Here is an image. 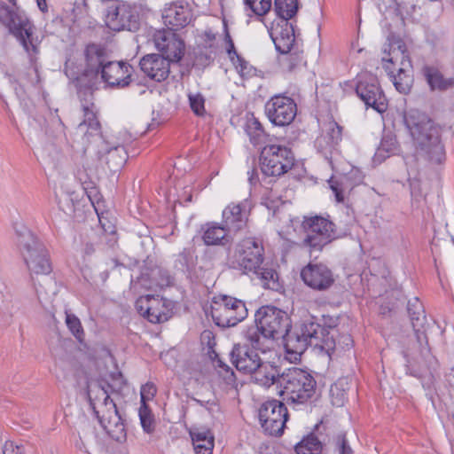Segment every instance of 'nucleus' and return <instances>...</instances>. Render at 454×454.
<instances>
[{
	"label": "nucleus",
	"mask_w": 454,
	"mask_h": 454,
	"mask_svg": "<svg viewBox=\"0 0 454 454\" xmlns=\"http://www.w3.org/2000/svg\"><path fill=\"white\" fill-rule=\"evenodd\" d=\"M416 156L431 165H441L446 160L441 129L426 114L410 110L403 114Z\"/></svg>",
	"instance_id": "1"
},
{
	"label": "nucleus",
	"mask_w": 454,
	"mask_h": 454,
	"mask_svg": "<svg viewBox=\"0 0 454 454\" xmlns=\"http://www.w3.org/2000/svg\"><path fill=\"white\" fill-rule=\"evenodd\" d=\"M290 327V318L285 311L273 306H264L255 314V325L249 326L243 334L253 348L266 353L272 340L284 336Z\"/></svg>",
	"instance_id": "2"
},
{
	"label": "nucleus",
	"mask_w": 454,
	"mask_h": 454,
	"mask_svg": "<svg viewBox=\"0 0 454 454\" xmlns=\"http://www.w3.org/2000/svg\"><path fill=\"white\" fill-rule=\"evenodd\" d=\"M109 388L111 386L106 382H90L87 395L101 427L113 440L122 442L127 437L125 426L115 403L110 398Z\"/></svg>",
	"instance_id": "3"
},
{
	"label": "nucleus",
	"mask_w": 454,
	"mask_h": 454,
	"mask_svg": "<svg viewBox=\"0 0 454 454\" xmlns=\"http://www.w3.org/2000/svg\"><path fill=\"white\" fill-rule=\"evenodd\" d=\"M83 121L77 126L76 134L82 137L84 143L97 142L100 144L98 151L99 160L105 163L111 172L121 169L127 161L128 154L121 145L109 147L101 136V126L98 120L93 103L83 106Z\"/></svg>",
	"instance_id": "4"
},
{
	"label": "nucleus",
	"mask_w": 454,
	"mask_h": 454,
	"mask_svg": "<svg viewBox=\"0 0 454 454\" xmlns=\"http://www.w3.org/2000/svg\"><path fill=\"white\" fill-rule=\"evenodd\" d=\"M283 399L294 409L310 405L316 399L317 381L307 371L291 367L285 370L278 379Z\"/></svg>",
	"instance_id": "5"
},
{
	"label": "nucleus",
	"mask_w": 454,
	"mask_h": 454,
	"mask_svg": "<svg viewBox=\"0 0 454 454\" xmlns=\"http://www.w3.org/2000/svg\"><path fill=\"white\" fill-rule=\"evenodd\" d=\"M388 47L387 57L382 58L383 67L396 90L402 94H408L413 83V77L406 45L402 39L392 38Z\"/></svg>",
	"instance_id": "6"
},
{
	"label": "nucleus",
	"mask_w": 454,
	"mask_h": 454,
	"mask_svg": "<svg viewBox=\"0 0 454 454\" xmlns=\"http://www.w3.org/2000/svg\"><path fill=\"white\" fill-rule=\"evenodd\" d=\"M17 247L29 271V275H48L52 267L44 244L26 227L17 231Z\"/></svg>",
	"instance_id": "7"
},
{
	"label": "nucleus",
	"mask_w": 454,
	"mask_h": 454,
	"mask_svg": "<svg viewBox=\"0 0 454 454\" xmlns=\"http://www.w3.org/2000/svg\"><path fill=\"white\" fill-rule=\"evenodd\" d=\"M0 21L8 27L31 58L38 52V42L33 36L35 27L25 13L0 4Z\"/></svg>",
	"instance_id": "8"
},
{
	"label": "nucleus",
	"mask_w": 454,
	"mask_h": 454,
	"mask_svg": "<svg viewBox=\"0 0 454 454\" xmlns=\"http://www.w3.org/2000/svg\"><path fill=\"white\" fill-rule=\"evenodd\" d=\"M262 172L268 176H280L287 173L294 165L292 150L278 144L265 145L261 151Z\"/></svg>",
	"instance_id": "9"
},
{
	"label": "nucleus",
	"mask_w": 454,
	"mask_h": 454,
	"mask_svg": "<svg viewBox=\"0 0 454 454\" xmlns=\"http://www.w3.org/2000/svg\"><path fill=\"white\" fill-rule=\"evenodd\" d=\"M301 226L305 232L302 244L310 252L321 251L325 245L340 237L334 223L322 216L305 217Z\"/></svg>",
	"instance_id": "10"
},
{
	"label": "nucleus",
	"mask_w": 454,
	"mask_h": 454,
	"mask_svg": "<svg viewBox=\"0 0 454 454\" xmlns=\"http://www.w3.org/2000/svg\"><path fill=\"white\" fill-rule=\"evenodd\" d=\"M142 7L127 3H114L105 12L106 25L114 31H137L140 27Z\"/></svg>",
	"instance_id": "11"
},
{
	"label": "nucleus",
	"mask_w": 454,
	"mask_h": 454,
	"mask_svg": "<svg viewBox=\"0 0 454 454\" xmlns=\"http://www.w3.org/2000/svg\"><path fill=\"white\" fill-rule=\"evenodd\" d=\"M211 314L217 325L231 327L247 317V309L241 300L228 295H219L214 298Z\"/></svg>",
	"instance_id": "12"
},
{
	"label": "nucleus",
	"mask_w": 454,
	"mask_h": 454,
	"mask_svg": "<svg viewBox=\"0 0 454 454\" xmlns=\"http://www.w3.org/2000/svg\"><path fill=\"white\" fill-rule=\"evenodd\" d=\"M263 247L253 238L239 242L236 247L232 265L247 272H257L263 262Z\"/></svg>",
	"instance_id": "13"
},
{
	"label": "nucleus",
	"mask_w": 454,
	"mask_h": 454,
	"mask_svg": "<svg viewBox=\"0 0 454 454\" xmlns=\"http://www.w3.org/2000/svg\"><path fill=\"white\" fill-rule=\"evenodd\" d=\"M286 405L278 400H269L259 409V420L264 432L270 435H281L287 421Z\"/></svg>",
	"instance_id": "14"
},
{
	"label": "nucleus",
	"mask_w": 454,
	"mask_h": 454,
	"mask_svg": "<svg viewBox=\"0 0 454 454\" xmlns=\"http://www.w3.org/2000/svg\"><path fill=\"white\" fill-rule=\"evenodd\" d=\"M319 328V324L308 319L304 320L294 332L288 331L284 336H281L280 338H284L286 353L294 356V359L301 356L307 348L311 346L312 336Z\"/></svg>",
	"instance_id": "15"
},
{
	"label": "nucleus",
	"mask_w": 454,
	"mask_h": 454,
	"mask_svg": "<svg viewBox=\"0 0 454 454\" xmlns=\"http://www.w3.org/2000/svg\"><path fill=\"white\" fill-rule=\"evenodd\" d=\"M265 114L275 126L284 127L291 124L296 114L297 106L293 98L285 95H275L265 104Z\"/></svg>",
	"instance_id": "16"
},
{
	"label": "nucleus",
	"mask_w": 454,
	"mask_h": 454,
	"mask_svg": "<svg viewBox=\"0 0 454 454\" xmlns=\"http://www.w3.org/2000/svg\"><path fill=\"white\" fill-rule=\"evenodd\" d=\"M356 91L367 106L373 108L378 113H384L387 110V98L376 77L370 74L361 78Z\"/></svg>",
	"instance_id": "17"
},
{
	"label": "nucleus",
	"mask_w": 454,
	"mask_h": 454,
	"mask_svg": "<svg viewBox=\"0 0 454 454\" xmlns=\"http://www.w3.org/2000/svg\"><path fill=\"white\" fill-rule=\"evenodd\" d=\"M153 42L160 55L170 62H178L184 54V43L172 29L156 31Z\"/></svg>",
	"instance_id": "18"
},
{
	"label": "nucleus",
	"mask_w": 454,
	"mask_h": 454,
	"mask_svg": "<svg viewBox=\"0 0 454 454\" xmlns=\"http://www.w3.org/2000/svg\"><path fill=\"white\" fill-rule=\"evenodd\" d=\"M304 284L315 291H326L334 282V275L331 269L323 263H309L301 271Z\"/></svg>",
	"instance_id": "19"
},
{
	"label": "nucleus",
	"mask_w": 454,
	"mask_h": 454,
	"mask_svg": "<svg viewBox=\"0 0 454 454\" xmlns=\"http://www.w3.org/2000/svg\"><path fill=\"white\" fill-rule=\"evenodd\" d=\"M252 207L253 203L248 198L239 202H231L223 210V223L230 232L237 233L246 228Z\"/></svg>",
	"instance_id": "20"
},
{
	"label": "nucleus",
	"mask_w": 454,
	"mask_h": 454,
	"mask_svg": "<svg viewBox=\"0 0 454 454\" xmlns=\"http://www.w3.org/2000/svg\"><path fill=\"white\" fill-rule=\"evenodd\" d=\"M408 314L411 319L418 342L420 345V354L425 359H430L431 354L427 345V339L423 331L427 323L424 307L419 298L414 297L408 301Z\"/></svg>",
	"instance_id": "21"
},
{
	"label": "nucleus",
	"mask_w": 454,
	"mask_h": 454,
	"mask_svg": "<svg viewBox=\"0 0 454 454\" xmlns=\"http://www.w3.org/2000/svg\"><path fill=\"white\" fill-rule=\"evenodd\" d=\"M257 348L246 340V342L235 344L230 354L231 361L236 369L243 373H248L255 370L262 360L256 352ZM258 351H261L258 349Z\"/></svg>",
	"instance_id": "22"
},
{
	"label": "nucleus",
	"mask_w": 454,
	"mask_h": 454,
	"mask_svg": "<svg viewBox=\"0 0 454 454\" xmlns=\"http://www.w3.org/2000/svg\"><path fill=\"white\" fill-rule=\"evenodd\" d=\"M132 72L133 67L128 62L110 59L99 77L110 87L124 88L130 83Z\"/></svg>",
	"instance_id": "23"
},
{
	"label": "nucleus",
	"mask_w": 454,
	"mask_h": 454,
	"mask_svg": "<svg viewBox=\"0 0 454 454\" xmlns=\"http://www.w3.org/2000/svg\"><path fill=\"white\" fill-rule=\"evenodd\" d=\"M85 67L83 74L98 78L111 58L106 49L99 44H89L84 50Z\"/></svg>",
	"instance_id": "24"
},
{
	"label": "nucleus",
	"mask_w": 454,
	"mask_h": 454,
	"mask_svg": "<svg viewBox=\"0 0 454 454\" xmlns=\"http://www.w3.org/2000/svg\"><path fill=\"white\" fill-rule=\"evenodd\" d=\"M170 63L162 55L152 53L144 56L139 61V66L145 75L154 82H160L168 77Z\"/></svg>",
	"instance_id": "25"
},
{
	"label": "nucleus",
	"mask_w": 454,
	"mask_h": 454,
	"mask_svg": "<svg viewBox=\"0 0 454 454\" xmlns=\"http://www.w3.org/2000/svg\"><path fill=\"white\" fill-rule=\"evenodd\" d=\"M162 20L168 29H178L187 26L192 20V11L184 2L167 4L162 12Z\"/></svg>",
	"instance_id": "26"
},
{
	"label": "nucleus",
	"mask_w": 454,
	"mask_h": 454,
	"mask_svg": "<svg viewBox=\"0 0 454 454\" xmlns=\"http://www.w3.org/2000/svg\"><path fill=\"white\" fill-rule=\"evenodd\" d=\"M342 139V127L335 121L328 122L315 141L316 147L325 158L333 154Z\"/></svg>",
	"instance_id": "27"
},
{
	"label": "nucleus",
	"mask_w": 454,
	"mask_h": 454,
	"mask_svg": "<svg viewBox=\"0 0 454 454\" xmlns=\"http://www.w3.org/2000/svg\"><path fill=\"white\" fill-rule=\"evenodd\" d=\"M5 76L21 102L27 98L30 89L35 88L40 82V76L36 68L26 73H6Z\"/></svg>",
	"instance_id": "28"
},
{
	"label": "nucleus",
	"mask_w": 454,
	"mask_h": 454,
	"mask_svg": "<svg viewBox=\"0 0 454 454\" xmlns=\"http://www.w3.org/2000/svg\"><path fill=\"white\" fill-rule=\"evenodd\" d=\"M421 74L432 91H445L454 86V78L445 77L434 65H424Z\"/></svg>",
	"instance_id": "29"
},
{
	"label": "nucleus",
	"mask_w": 454,
	"mask_h": 454,
	"mask_svg": "<svg viewBox=\"0 0 454 454\" xmlns=\"http://www.w3.org/2000/svg\"><path fill=\"white\" fill-rule=\"evenodd\" d=\"M270 36L278 51L289 52L294 46H299L295 41L294 31L291 24L284 22L280 27L275 28Z\"/></svg>",
	"instance_id": "30"
},
{
	"label": "nucleus",
	"mask_w": 454,
	"mask_h": 454,
	"mask_svg": "<svg viewBox=\"0 0 454 454\" xmlns=\"http://www.w3.org/2000/svg\"><path fill=\"white\" fill-rule=\"evenodd\" d=\"M200 232L201 239L207 246L223 245V240L231 233L224 223L220 224L216 222H208L203 224L200 228Z\"/></svg>",
	"instance_id": "31"
},
{
	"label": "nucleus",
	"mask_w": 454,
	"mask_h": 454,
	"mask_svg": "<svg viewBox=\"0 0 454 454\" xmlns=\"http://www.w3.org/2000/svg\"><path fill=\"white\" fill-rule=\"evenodd\" d=\"M171 310L172 304L170 301L159 295H153L152 296L147 320L153 324L166 322L171 317Z\"/></svg>",
	"instance_id": "32"
},
{
	"label": "nucleus",
	"mask_w": 454,
	"mask_h": 454,
	"mask_svg": "<svg viewBox=\"0 0 454 454\" xmlns=\"http://www.w3.org/2000/svg\"><path fill=\"white\" fill-rule=\"evenodd\" d=\"M255 367V370L250 372L249 374H251L252 379L257 384L269 387L277 380L278 381L281 374H279L278 367L270 362L261 360L260 364Z\"/></svg>",
	"instance_id": "33"
},
{
	"label": "nucleus",
	"mask_w": 454,
	"mask_h": 454,
	"mask_svg": "<svg viewBox=\"0 0 454 454\" xmlns=\"http://www.w3.org/2000/svg\"><path fill=\"white\" fill-rule=\"evenodd\" d=\"M329 329L320 325L316 334L312 336L311 346L325 352L329 356L337 348V341L334 339L336 330L329 325Z\"/></svg>",
	"instance_id": "34"
},
{
	"label": "nucleus",
	"mask_w": 454,
	"mask_h": 454,
	"mask_svg": "<svg viewBox=\"0 0 454 454\" xmlns=\"http://www.w3.org/2000/svg\"><path fill=\"white\" fill-rule=\"evenodd\" d=\"M190 435L196 454H212L214 436L210 431L201 428L190 430Z\"/></svg>",
	"instance_id": "35"
},
{
	"label": "nucleus",
	"mask_w": 454,
	"mask_h": 454,
	"mask_svg": "<svg viewBox=\"0 0 454 454\" xmlns=\"http://www.w3.org/2000/svg\"><path fill=\"white\" fill-rule=\"evenodd\" d=\"M244 5L248 17L262 22L272 9V0H244Z\"/></svg>",
	"instance_id": "36"
},
{
	"label": "nucleus",
	"mask_w": 454,
	"mask_h": 454,
	"mask_svg": "<svg viewBox=\"0 0 454 454\" xmlns=\"http://www.w3.org/2000/svg\"><path fill=\"white\" fill-rule=\"evenodd\" d=\"M246 132L249 137L250 143L254 146L267 145L268 135L265 133L261 122L257 119L252 117L247 120Z\"/></svg>",
	"instance_id": "37"
},
{
	"label": "nucleus",
	"mask_w": 454,
	"mask_h": 454,
	"mask_svg": "<svg viewBox=\"0 0 454 454\" xmlns=\"http://www.w3.org/2000/svg\"><path fill=\"white\" fill-rule=\"evenodd\" d=\"M398 152L399 145L396 137L392 134H387L381 139L380 146L375 153V158L377 160H384L391 155L398 153Z\"/></svg>",
	"instance_id": "38"
},
{
	"label": "nucleus",
	"mask_w": 454,
	"mask_h": 454,
	"mask_svg": "<svg viewBox=\"0 0 454 454\" xmlns=\"http://www.w3.org/2000/svg\"><path fill=\"white\" fill-rule=\"evenodd\" d=\"M298 0H275L274 12L284 22H288L298 11Z\"/></svg>",
	"instance_id": "39"
},
{
	"label": "nucleus",
	"mask_w": 454,
	"mask_h": 454,
	"mask_svg": "<svg viewBox=\"0 0 454 454\" xmlns=\"http://www.w3.org/2000/svg\"><path fill=\"white\" fill-rule=\"evenodd\" d=\"M297 454H320L322 444L314 434L308 435L295 446Z\"/></svg>",
	"instance_id": "40"
},
{
	"label": "nucleus",
	"mask_w": 454,
	"mask_h": 454,
	"mask_svg": "<svg viewBox=\"0 0 454 454\" xmlns=\"http://www.w3.org/2000/svg\"><path fill=\"white\" fill-rule=\"evenodd\" d=\"M282 54L285 55L281 60L282 65L289 72L294 71L304 62L303 51L300 49V46H294L289 52Z\"/></svg>",
	"instance_id": "41"
},
{
	"label": "nucleus",
	"mask_w": 454,
	"mask_h": 454,
	"mask_svg": "<svg viewBox=\"0 0 454 454\" xmlns=\"http://www.w3.org/2000/svg\"><path fill=\"white\" fill-rule=\"evenodd\" d=\"M347 384L343 380H340L331 386L330 397L333 405L341 407L347 400V392L344 385Z\"/></svg>",
	"instance_id": "42"
},
{
	"label": "nucleus",
	"mask_w": 454,
	"mask_h": 454,
	"mask_svg": "<svg viewBox=\"0 0 454 454\" xmlns=\"http://www.w3.org/2000/svg\"><path fill=\"white\" fill-rule=\"evenodd\" d=\"M138 415L143 430L147 434L154 431V418L147 404H141Z\"/></svg>",
	"instance_id": "43"
},
{
	"label": "nucleus",
	"mask_w": 454,
	"mask_h": 454,
	"mask_svg": "<svg viewBox=\"0 0 454 454\" xmlns=\"http://www.w3.org/2000/svg\"><path fill=\"white\" fill-rule=\"evenodd\" d=\"M15 312L14 303L11 299H8L0 292V317L1 319L9 324Z\"/></svg>",
	"instance_id": "44"
},
{
	"label": "nucleus",
	"mask_w": 454,
	"mask_h": 454,
	"mask_svg": "<svg viewBox=\"0 0 454 454\" xmlns=\"http://www.w3.org/2000/svg\"><path fill=\"white\" fill-rule=\"evenodd\" d=\"M254 273L256 274L263 281V285L265 286L270 288L274 287L278 278V274L273 269L260 266V270Z\"/></svg>",
	"instance_id": "45"
},
{
	"label": "nucleus",
	"mask_w": 454,
	"mask_h": 454,
	"mask_svg": "<svg viewBox=\"0 0 454 454\" xmlns=\"http://www.w3.org/2000/svg\"><path fill=\"white\" fill-rule=\"evenodd\" d=\"M66 324L71 333L75 336V338L81 340L83 336V329L80 319L74 314L67 313Z\"/></svg>",
	"instance_id": "46"
},
{
	"label": "nucleus",
	"mask_w": 454,
	"mask_h": 454,
	"mask_svg": "<svg viewBox=\"0 0 454 454\" xmlns=\"http://www.w3.org/2000/svg\"><path fill=\"white\" fill-rule=\"evenodd\" d=\"M190 106L192 112L199 116L204 115L206 113L205 110V98L200 94L189 95Z\"/></svg>",
	"instance_id": "47"
},
{
	"label": "nucleus",
	"mask_w": 454,
	"mask_h": 454,
	"mask_svg": "<svg viewBox=\"0 0 454 454\" xmlns=\"http://www.w3.org/2000/svg\"><path fill=\"white\" fill-rule=\"evenodd\" d=\"M232 63L242 77H248L253 74L254 68L239 55L235 58Z\"/></svg>",
	"instance_id": "48"
},
{
	"label": "nucleus",
	"mask_w": 454,
	"mask_h": 454,
	"mask_svg": "<svg viewBox=\"0 0 454 454\" xmlns=\"http://www.w3.org/2000/svg\"><path fill=\"white\" fill-rule=\"evenodd\" d=\"M152 296L147 294L145 296L139 297L135 303L136 309L137 312L147 319L148 313L150 312Z\"/></svg>",
	"instance_id": "49"
},
{
	"label": "nucleus",
	"mask_w": 454,
	"mask_h": 454,
	"mask_svg": "<svg viewBox=\"0 0 454 454\" xmlns=\"http://www.w3.org/2000/svg\"><path fill=\"white\" fill-rule=\"evenodd\" d=\"M335 447L339 454H353L354 451L350 447L345 434H339L334 438Z\"/></svg>",
	"instance_id": "50"
},
{
	"label": "nucleus",
	"mask_w": 454,
	"mask_h": 454,
	"mask_svg": "<svg viewBox=\"0 0 454 454\" xmlns=\"http://www.w3.org/2000/svg\"><path fill=\"white\" fill-rule=\"evenodd\" d=\"M156 392L157 388L153 383L147 382L143 385L140 389L141 404H146L147 401H150L154 397Z\"/></svg>",
	"instance_id": "51"
},
{
	"label": "nucleus",
	"mask_w": 454,
	"mask_h": 454,
	"mask_svg": "<svg viewBox=\"0 0 454 454\" xmlns=\"http://www.w3.org/2000/svg\"><path fill=\"white\" fill-rule=\"evenodd\" d=\"M215 362L219 373L222 374L226 380L232 381L234 380V372L231 368L220 358H217Z\"/></svg>",
	"instance_id": "52"
},
{
	"label": "nucleus",
	"mask_w": 454,
	"mask_h": 454,
	"mask_svg": "<svg viewBox=\"0 0 454 454\" xmlns=\"http://www.w3.org/2000/svg\"><path fill=\"white\" fill-rule=\"evenodd\" d=\"M225 29V43H226V51L231 59V60L232 62H234V59L237 56H239V54L237 53L236 50H235V46H234V43L227 30V27H224Z\"/></svg>",
	"instance_id": "53"
},
{
	"label": "nucleus",
	"mask_w": 454,
	"mask_h": 454,
	"mask_svg": "<svg viewBox=\"0 0 454 454\" xmlns=\"http://www.w3.org/2000/svg\"><path fill=\"white\" fill-rule=\"evenodd\" d=\"M330 187L334 193L335 200L337 202H343L344 201V192L343 189L337 181H332L330 184Z\"/></svg>",
	"instance_id": "54"
},
{
	"label": "nucleus",
	"mask_w": 454,
	"mask_h": 454,
	"mask_svg": "<svg viewBox=\"0 0 454 454\" xmlns=\"http://www.w3.org/2000/svg\"><path fill=\"white\" fill-rule=\"evenodd\" d=\"M3 454H24L22 447L15 445L12 442H6L3 448Z\"/></svg>",
	"instance_id": "55"
},
{
	"label": "nucleus",
	"mask_w": 454,
	"mask_h": 454,
	"mask_svg": "<svg viewBox=\"0 0 454 454\" xmlns=\"http://www.w3.org/2000/svg\"><path fill=\"white\" fill-rule=\"evenodd\" d=\"M337 346L341 347V348H350L353 346V340L349 334H345L339 339L337 341Z\"/></svg>",
	"instance_id": "56"
},
{
	"label": "nucleus",
	"mask_w": 454,
	"mask_h": 454,
	"mask_svg": "<svg viewBox=\"0 0 454 454\" xmlns=\"http://www.w3.org/2000/svg\"><path fill=\"white\" fill-rule=\"evenodd\" d=\"M247 179L251 185L256 184L258 178V172L255 167H253L247 171Z\"/></svg>",
	"instance_id": "57"
},
{
	"label": "nucleus",
	"mask_w": 454,
	"mask_h": 454,
	"mask_svg": "<svg viewBox=\"0 0 454 454\" xmlns=\"http://www.w3.org/2000/svg\"><path fill=\"white\" fill-rule=\"evenodd\" d=\"M96 251V242L94 240L85 243L83 253L87 256L92 255Z\"/></svg>",
	"instance_id": "58"
},
{
	"label": "nucleus",
	"mask_w": 454,
	"mask_h": 454,
	"mask_svg": "<svg viewBox=\"0 0 454 454\" xmlns=\"http://www.w3.org/2000/svg\"><path fill=\"white\" fill-rule=\"evenodd\" d=\"M204 38H205V43L209 46L211 47L213 45V43L215 42V34L208 29V30H206L204 32Z\"/></svg>",
	"instance_id": "59"
},
{
	"label": "nucleus",
	"mask_w": 454,
	"mask_h": 454,
	"mask_svg": "<svg viewBox=\"0 0 454 454\" xmlns=\"http://www.w3.org/2000/svg\"><path fill=\"white\" fill-rule=\"evenodd\" d=\"M37 6L42 12H48V5L46 0H36Z\"/></svg>",
	"instance_id": "60"
},
{
	"label": "nucleus",
	"mask_w": 454,
	"mask_h": 454,
	"mask_svg": "<svg viewBox=\"0 0 454 454\" xmlns=\"http://www.w3.org/2000/svg\"><path fill=\"white\" fill-rule=\"evenodd\" d=\"M169 284H170V278L168 276L162 278V279L159 283H157V285L160 287H162L164 286H168Z\"/></svg>",
	"instance_id": "61"
},
{
	"label": "nucleus",
	"mask_w": 454,
	"mask_h": 454,
	"mask_svg": "<svg viewBox=\"0 0 454 454\" xmlns=\"http://www.w3.org/2000/svg\"><path fill=\"white\" fill-rule=\"evenodd\" d=\"M95 210H96V212H97V214H98L99 223L102 224L103 229H105V225H104V223H102V217H101V216H100V215L98 214L97 207H95Z\"/></svg>",
	"instance_id": "62"
},
{
	"label": "nucleus",
	"mask_w": 454,
	"mask_h": 454,
	"mask_svg": "<svg viewBox=\"0 0 454 454\" xmlns=\"http://www.w3.org/2000/svg\"><path fill=\"white\" fill-rule=\"evenodd\" d=\"M192 401L195 402L196 403L203 406V402L202 401H200V400H199V399H197L195 397L192 398Z\"/></svg>",
	"instance_id": "63"
},
{
	"label": "nucleus",
	"mask_w": 454,
	"mask_h": 454,
	"mask_svg": "<svg viewBox=\"0 0 454 454\" xmlns=\"http://www.w3.org/2000/svg\"><path fill=\"white\" fill-rule=\"evenodd\" d=\"M68 211L69 213L73 212V205H68Z\"/></svg>",
	"instance_id": "64"
}]
</instances>
